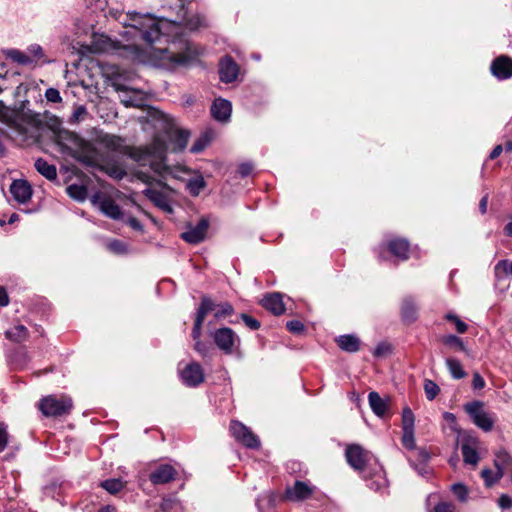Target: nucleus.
Instances as JSON below:
<instances>
[{"instance_id":"nucleus-42","label":"nucleus","mask_w":512,"mask_h":512,"mask_svg":"<svg viewBox=\"0 0 512 512\" xmlns=\"http://www.w3.org/2000/svg\"><path fill=\"white\" fill-rule=\"evenodd\" d=\"M27 53L32 57V63L44 57L43 49L39 44H31L27 48Z\"/></svg>"},{"instance_id":"nucleus-7","label":"nucleus","mask_w":512,"mask_h":512,"mask_svg":"<svg viewBox=\"0 0 512 512\" xmlns=\"http://www.w3.org/2000/svg\"><path fill=\"white\" fill-rule=\"evenodd\" d=\"M345 456L349 465L355 470L364 473L373 455L358 444L348 445Z\"/></svg>"},{"instance_id":"nucleus-12","label":"nucleus","mask_w":512,"mask_h":512,"mask_svg":"<svg viewBox=\"0 0 512 512\" xmlns=\"http://www.w3.org/2000/svg\"><path fill=\"white\" fill-rule=\"evenodd\" d=\"M479 441L475 437H467L462 440L461 443V452L463 456V461L467 465H471L475 467L479 460Z\"/></svg>"},{"instance_id":"nucleus-53","label":"nucleus","mask_w":512,"mask_h":512,"mask_svg":"<svg viewBox=\"0 0 512 512\" xmlns=\"http://www.w3.org/2000/svg\"><path fill=\"white\" fill-rule=\"evenodd\" d=\"M194 349L201 354L202 356H207L210 350V347L208 344L201 340H196L194 344Z\"/></svg>"},{"instance_id":"nucleus-49","label":"nucleus","mask_w":512,"mask_h":512,"mask_svg":"<svg viewBox=\"0 0 512 512\" xmlns=\"http://www.w3.org/2000/svg\"><path fill=\"white\" fill-rule=\"evenodd\" d=\"M431 512H456V507L452 503L440 502Z\"/></svg>"},{"instance_id":"nucleus-62","label":"nucleus","mask_w":512,"mask_h":512,"mask_svg":"<svg viewBox=\"0 0 512 512\" xmlns=\"http://www.w3.org/2000/svg\"><path fill=\"white\" fill-rule=\"evenodd\" d=\"M9 304V298L6 290L0 287V306H7Z\"/></svg>"},{"instance_id":"nucleus-6","label":"nucleus","mask_w":512,"mask_h":512,"mask_svg":"<svg viewBox=\"0 0 512 512\" xmlns=\"http://www.w3.org/2000/svg\"><path fill=\"white\" fill-rule=\"evenodd\" d=\"M211 336L216 346L225 354H232L240 345L239 336L228 327L216 329Z\"/></svg>"},{"instance_id":"nucleus-50","label":"nucleus","mask_w":512,"mask_h":512,"mask_svg":"<svg viewBox=\"0 0 512 512\" xmlns=\"http://www.w3.org/2000/svg\"><path fill=\"white\" fill-rule=\"evenodd\" d=\"M287 329L295 334H299L304 330V325L301 321L298 320H292L288 321L286 324Z\"/></svg>"},{"instance_id":"nucleus-57","label":"nucleus","mask_w":512,"mask_h":512,"mask_svg":"<svg viewBox=\"0 0 512 512\" xmlns=\"http://www.w3.org/2000/svg\"><path fill=\"white\" fill-rule=\"evenodd\" d=\"M501 508L507 509L512 506V499L508 495H502L498 501Z\"/></svg>"},{"instance_id":"nucleus-44","label":"nucleus","mask_w":512,"mask_h":512,"mask_svg":"<svg viewBox=\"0 0 512 512\" xmlns=\"http://www.w3.org/2000/svg\"><path fill=\"white\" fill-rule=\"evenodd\" d=\"M445 318L448 321H451V322H453L455 324L457 332H459V333H465L466 332L467 324L464 323L462 320H460L456 315L449 313V314H447L445 316Z\"/></svg>"},{"instance_id":"nucleus-24","label":"nucleus","mask_w":512,"mask_h":512,"mask_svg":"<svg viewBox=\"0 0 512 512\" xmlns=\"http://www.w3.org/2000/svg\"><path fill=\"white\" fill-rule=\"evenodd\" d=\"M368 401L372 411L377 416L383 417L387 413L389 407L388 400L381 398L377 392H370L368 395Z\"/></svg>"},{"instance_id":"nucleus-32","label":"nucleus","mask_w":512,"mask_h":512,"mask_svg":"<svg viewBox=\"0 0 512 512\" xmlns=\"http://www.w3.org/2000/svg\"><path fill=\"white\" fill-rule=\"evenodd\" d=\"M446 365L453 378L462 379L465 377L466 373L463 370L462 364L460 363L459 360L448 358L446 360Z\"/></svg>"},{"instance_id":"nucleus-54","label":"nucleus","mask_w":512,"mask_h":512,"mask_svg":"<svg viewBox=\"0 0 512 512\" xmlns=\"http://www.w3.org/2000/svg\"><path fill=\"white\" fill-rule=\"evenodd\" d=\"M472 387L475 390H480L485 387V380L478 372L473 374Z\"/></svg>"},{"instance_id":"nucleus-5","label":"nucleus","mask_w":512,"mask_h":512,"mask_svg":"<svg viewBox=\"0 0 512 512\" xmlns=\"http://www.w3.org/2000/svg\"><path fill=\"white\" fill-rule=\"evenodd\" d=\"M464 410L470 416L473 423L480 429L488 432L491 431L495 418L493 414L485 411L484 403L481 401H472L464 405Z\"/></svg>"},{"instance_id":"nucleus-23","label":"nucleus","mask_w":512,"mask_h":512,"mask_svg":"<svg viewBox=\"0 0 512 512\" xmlns=\"http://www.w3.org/2000/svg\"><path fill=\"white\" fill-rule=\"evenodd\" d=\"M388 250L398 259L404 261L409 257V242L403 238H395L387 244Z\"/></svg>"},{"instance_id":"nucleus-43","label":"nucleus","mask_w":512,"mask_h":512,"mask_svg":"<svg viewBox=\"0 0 512 512\" xmlns=\"http://www.w3.org/2000/svg\"><path fill=\"white\" fill-rule=\"evenodd\" d=\"M452 491L458 500L465 502L468 496V490L463 484L457 483L452 486Z\"/></svg>"},{"instance_id":"nucleus-38","label":"nucleus","mask_w":512,"mask_h":512,"mask_svg":"<svg viewBox=\"0 0 512 512\" xmlns=\"http://www.w3.org/2000/svg\"><path fill=\"white\" fill-rule=\"evenodd\" d=\"M234 312V309L232 305L228 302L220 303L217 305L216 311L214 313V317L216 319L225 318L227 316L232 315Z\"/></svg>"},{"instance_id":"nucleus-13","label":"nucleus","mask_w":512,"mask_h":512,"mask_svg":"<svg viewBox=\"0 0 512 512\" xmlns=\"http://www.w3.org/2000/svg\"><path fill=\"white\" fill-rule=\"evenodd\" d=\"M315 487L303 481H296L292 487H288L285 498L290 501H303L314 493Z\"/></svg>"},{"instance_id":"nucleus-27","label":"nucleus","mask_w":512,"mask_h":512,"mask_svg":"<svg viewBox=\"0 0 512 512\" xmlns=\"http://www.w3.org/2000/svg\"><path fill=\"white\" fill-rule=\"evenodd\" d=\"M36 170L48 180H55L57 178L56 167L49 164L46 160L38 158L34 164Z\"/></svg>"},{"instance_id":"nucleus-34","label":"nucleus","mask_w":512,"mask_h":512,"mask_svg":"<svg viewBox=\"0 0 512 512\" xmlns=\"http://www.w3.org/2000/svg\"><path fill=\"white\" fill-rule=\"evenodd\" d=\"M217 305L218 304L214 303L209 297L204 296L201 300L199 308L197 309L196 315L205 319L208 313L216 311Z\"/></svg>"},{"instance_id":"nucleus-58","label":"nucleus","mask_w":512,"mask_h":512,"mask_svg":"<svg viewBox=\"0 0 512 512\" xmlns=\"http://www.w3.org/2000/svg\"><path fill=\"white\" fill-rule=\"evenodd\" d=\"M206 142L202 139L197 140L191 147L192 153H199L204 150Z\"/></svg>"},{"instance_id":"nucleus-35","label":"nucleus","mask_w":512,"mask_h":512,"mask_svg":"<svg viewBox=\"0 0 512 512\" xmlns=\"http://www.w3.org/2000/svg\"><path fill=\"white\" fill-rule=\"evenodd\" d=\"M67 194L77 200L83 201L87 196V189L83 185L71 184L66 188Z\"/></svg>"},{"instance_id":"nucleus-40","label":"nucleus","mask_w":512,"mask_h":512,"mask_svg":"<svg viewBox=\"0 0 512 512\" xmlns=\"http://www.w3.org/2000/svg\"><path fill=\"white\" fill-rule=\"evenodd\" d=\"M88 115L87 109L84 106H78L70 116V123L76 124L83 121Z\"/></svg>"},{"instance_id":"nucleus-56","label":"nucleus","mask_w":512,"mask_h":512,"mask_svg":"<svg viewBox=\"0 0 512 512\" xmlns=\"http://www.w3.org/2000/svg\"><path fill=\"white\" fill-rule=\"evenodd\" d=\"M136 176L139 180H141L142 182H144L146 184H152L155 181V178L153 176H151L150 174H148L144 171L137 172Z\"/></svg>"},{"instance_id":"nucleus-3","label":"nucleus","mask_w":512,"mask_h":512,"mask_svg":"<svg viewBox=\"0 0 512 512\" xmlns=\"http://www.w3.org/2000/svg\"><path fill=\"white\" fill-rule=\"evenodd\" d=\"M58 143L73 157L84 162L93 163L97 157L94 145L74 132L62 131L58 134Z\"/></svg>"},{"instance_id":"nucleus-8","label":"nucleus","mask_w":512,"mask_h":512,"mask_svg":"<svg viewBox=\"0 0 512 512\" xmlns=\"http://www.w3.org/2000/svg\"><path fill=\"white\" fill-rule=\"evenodd\" d=\"M91 202L97 206L105 216L113 220L122 219L123 212L120 206L110 196L98 192L92 196Z\"/></svg>"},{"instance_id":"nucleus-46","label":"nucleus","mask_w":512,"mask_h":512,"mask_svg":"<svg viewBox=\"0 0 512 512\" xmlns=\"http://www.w3.org/2000/svg\"><path fill=\"white\" fill-rule=\"evenodd\" d=\"M203 322H204V319L200 318L199 316L196 315L193 330H192V338L194 341L200 340Z\"/></svg>"},{"instance_id":"nucleus-52","label":"nucleus","mask_w":512,"mask_h":512,"mask_svg":"<svg viewBox=\"0 0 512 512\" xmlns=\"http://www.w3.org/2000/svg\"><path fill=\"white\" fill-rule=\"evenodd\" d=\"M8 444V433L7 427L4 424H0V452H2Z\"/></svg>"},{"instance_id":"nucleus-33","label":"nucleus","mask_w":512,"mask_h":512,"mask_svg":"<svg viewBox=\"0 0 512 512\" xmlns=\"http://www.w3.org/2000/svg\"><path fill=\"white\" fill-rule=\"evenodd\" d=\"M496 466L498 465L496 464ZM481 476L484 479L486 486L490 487L503 476V471L500 467H497L496 471L491 469H483Z\"/></svg>"},{"instance_id":"nucleus-29","label":"nucleus","mask_w":512,"mask_h":512,"mask_svg":"<svg viewBox=\"0 0 512 512\" xmlns=\"http://www.w3.org/2000/svg\"><path fill=\"white\" fill-rule=\"evenodd\" d=\"M5 336L15 342H22L27 339L28 331L23 325H16L5 332Z\"/></svg>"},{"instance_id":"nucleus-28","label":"nucleus","mask_w":512,"mask_h":512,"mask_svg":"<svg viewBox=\"0 0 512 512\" xmlns=\"http://www.w3.org/2000/svg\"><path fill=\"white\" fill-rule=\"evenodd\" d=\"M206 187V182L201 175L191 178L186 183V188L190 195L196 197Z\"/></svg>"},{"instance_id":"nucleus-18","label":"nucleus","mask_w":512,"mask_h":512,"mask_svg":"<svg viewBox=\"0 0 512 512\" xmlns=\"http://www.w3.org/2000/svg\"><path fill=\"white\" fill-rule=\"evenodd\" d=\"M117 90L123 93L120 99L126 107H140L144 102V94L139 90L129 89L125 86H119Z\"/></svg>"},{"instance_id":"nucleus-48","label":"nucleus","mask_w":512,"mask_h":512,"mask_svg":"<svg viewBox=\"0 0 512 512\" xmlns=\"http://www.w3.org/2000/svg\"><path fill=\"white\" fill-rule=\"evenodd\" d=\"M45 97L52 103H59L62 100L60 92L55 88H48L45 92Z\"/></svg>"},{"instance_id":"nucleus-60","label":"nucleus","mask_w":512,"mask_h":512,"mask_svg":"<svg viewBox=\"0 0 512 512\" xmlns=\"http://www.w3.org/2000/svg\"><path fill=\"white\" fill-rule=\"evenodd\" d=\"M416 454H417V458L421 461L422 464L426 463L430 458L429 453L425 449H422V448L418 449L416 451Z\"/></svg>"},{"instance_id":"nucleus-10","label":"nucleus","mask_w":512,"mask_h":512,"mask_svg":"<svg viewBox=\"0 0 512 512\" xmlns=\"http://www.w3.org/2000/svg\"><path fill=\"white\" fill-rule=\"evenodd\" d=\"M180 377L184 385L197 387L204 381V372L199 363L191 362L180 370Z\"/></svg>"},{"instance_id":"nucleus-2","label":"nucleus","mask_w":512,"mask_h":512,"mask_svg":"<svg viewBox=\"0 0 512 512\" xmlns=\"http://www.w3.org/2000/svg\"><path fill=\"white\" fill-rule=\"evenodd\" d=\"M99 142L110 151L127 155L139 166H148L159 177L156 181L159 185L169 176L179 177L175 169L166 163L167 145L160 135H156L150 144L139 147L127 146L121 137L111 134L101 136Z\"/></svg>"},{"instance_id":"nucleus-36","label":"nucleus","mask_w":512,"mask_h":512,"mask_svg":"<svg viewBox=\"0 0 512 512\" xmlns=\"http://www.w3.org/2000/svg\"><path fill=\"white\" fill-rule=\"evenodd\" d=\"M414 422L415 418L412 410L408 407L404 408L402 412V430H414Z\"/></svg>"},{"instance_id":"nucleus-47","label":"nucleus","mask_w":512,"mask_h":512,"mask_svg":"<svg viewBox=\"0 0 512 512\" xmlns=\"http://www.w3.org/2000/svg\"><path fill=\"white\" fill-rule=\"evenodd\" d=\"M240 317L243 320V322L245 323V325L248 328H250L251 330H257L260 328V322L257 319H255L245 313L241 314Z\"/></svg>"},{"instance_id":"nucleus-25","label":"nucleus","mask_w":512,"mask_h":512,"mask_svg":"<svg viewBox=\"0 0 512 512\" xmlns=\"http://www.w3.org/2000/svg\"><path fill=\"white\" fill-rule=\"evenodd\" d=\"M418 307L412 297H406L402 301L401 316L404 322L412 323L417 319Z\"/></svg>"},{"instance_id":"nucleus-21","label":"nucleus","mask_w":512,"mask_h":512,"mask_svg":"<svg viewBox=\"0 0 512 512\" xmlns=\"http://www.w3.org/2000/svg\"><path fill=\"white\" fill-rule=\"evenodd\" d=\"M232 105L228 100L216 99L211 106L212 116L218 121H227L231 116Z\"/></svg>"},{"instance_id":"nucleus-31","label":"nucleus","mask_w":512,"mask_h":512,"mask_svg":"<svg viewBox=\"0 0 512 512\" xmlns=\"http://www.w3.org/2000/svg\"><path fill=\"white\" fill-rule=\"evenodd\" d=\"M6 55L12 61L20 64V65H29L32 64V57L28 55L27 52H22L17 49H9L6 52Z\"/></svg>"},{"instance_id":"nucleus-1","label":"nucleus","mask_w":512,"mask_h":512,"mask_svg":"<svg viewBox=\"0 0 512 512\" xmlns=\"http://www.w3.org/2000/svg\"><path fill=\"white\" fill-rule=\"evenodd\" d=\"M189 2L190 0H176L177 17L172 21L157 18L150 13H121L118 17L124 28L121 36L132 43H122L106 35H94L91 44L93 50L113 53L134 63L149 64L167 70L185 65L190 59L188 47L186 51L180 52L173 48L175 43L167 48H155L152 44L166 35V29L172 23L184 24L190 30L205 25L204 19L200 16L187 17L188 10L185 5Z\"/></svg>"},{"instance_id":"nucleus-20","label":"nucleus","mask_w":512,"mask_h":512,"mask_svg":"<svg viewBox=\"0 0 512 512\" xmlns=\"http://www.w3.org/2000/svg\"><path fill=\"white\" fill-rule=\"evenodd\" d=\"M262 306L271 311L274 315H281L285 311L282 295L280 293H271L264 296L261 300Z\"/></svg>"},{"instance_id":"nucleus-39","label":"nucleus","mask_w":512,"mask_h":512,"mask_svg":"<svg viewBox=\"0 0 512 512\" xmlns=\"http://www.w3.org/2000/svg\"><path fill=\"white\" fill-rule=\"evenodd\" d=\"M424 391L428 400H433L438 395L439 386L432 380L426 379L424 382Z\"/></svg>"},{"instance_id":"nucleus-45","label":"nucleus","mask_w":512,"mask_h":512,"mask_svg":"<svg viewBox=\"0 0 512 512\" xmlns=\"http://www.w3.org/2000/svg\"><path fill=\"white\" fill-rule=\"evenodd\" d=\"M495 271H502L506 275H512V261L500 260L495 266Z\"/></svg>"},{"instance_id":"nucleus-55","label":"nucleus","mask_w":512,"mask_h":512,"mask_svg":"<svg viewBox=\"0 0 512 512\" xmlns=\"http://www.w3.org/2000/svg\"><path fill=\"white\" fill-rule=\"evenodd\" d=\"M253 171V165L250 164V163H242L239 167H238V172L241 176L243 177H246L248 176L249 174H251Z\"/></svg>"},{"instance_id":"nucleus-17","label":"nucleus","mask_w":512,"mask_h":512,"mask_svg":"<svg viewBox=\"0 0 512 512\" xmlns=\"http://www.w3.org/2000/svg\"><path fill=\"white\" fill-rule=\"evenodd\" d=\"M10 192L19 203H26L32 196V189L25 180H15L10 186Z\"/></svg>"},{"instance_id":"nucleus-14","label":"nucleus","mask_w":512,"mask_h":512,"mask_svg":"<svg viewBox=\"0 0 512 512\" xmlns=\"http://www.w3.org/2000/svg\"><path fill=\"white\" fill-rule=\"evenodd\" d=\"M176 475L177 471L173 466L161 464L150 473L149 479L154 485H160L174 480Z\"/></svg>"},{"instance_id":"nucleus-51","label":"nucleus","mask_w":512,"mask_h":512,"mask_svg":"<svg viewBox=\"0 0 512 512\" xmlns=\"http://www.w3.org/2000/svg\"><path fill=\"white\" fill-rule=\"evenodd\" d=\"M443 341L447 345H453V346L458 347L460 350H464L465 349L462 340L459 337L455 336V335H448V336H446L444 338Z\"/></svg>"},{"instance_id":"nucleus-15","label":"nucleus","mask_w":512,"mask_h":512,"mask_svg":"<svg viewBox=\"0 0 512 512\" xmlns=\"http://www.w3.org/2000/svg\"><path fill=\"white\" fill-rule=\"evenodd\" d=\"M219 74L222 82L231 83L239 74V66L230 56H225L220 61Z\"/></svg>"},{"instance_id":"nucleus-9","label":"nucleus","mask_w":512,"mask_h":512,"mask_svg":"<svg viewBox=\"0 0 512 512\" xmlns=\"http://www.w3.org/2000/svg\"><path fill=\"white\" fill-rule=\"evenodd\" d=\"M230 431L233 437L248 448H258L260 441L258 437L244 424L239 421H232Z\"/></svg>"},{"instance_id":"nucleus-11","label":"nucleus","mask_w":512,"mask_h":512,"mask_svg":"<svg viewBox=\"0 0 512 512\" xmlns=\"http://www.w3.org/2000/svg\"><path fill=\"white\" fill-rule=\"evenodd\" d=\"M208 227V220L201 218L196 225H188L187 230L181 234V238L189 244H198L205 239Z\"/></svg>"},{"instance_id":"nucleus-61","label":"nucleus","mask_w":512,"mask_h":512,"mask_svg":"<svg viewBox=\"0 0 512 512\" xmlns=\"http://www.w3.org/2000/svg\"><path fill=\"white\" fill-rule=\"evenodd\" d=\"M9 118L8 108L0 101V121H7Z\"/></svg>"},{"instance_id":"nucleus-59","label":"nucleus","mask_w":512,"mask_h":512,"mask_svg":"<svg viewBox=\"0 0 512 512\" xmlns=\"http://www.w3.org/2000/svg\"><path fill=\"white\" fill-rule=\"evenodd\" d=\"M127 224L133 228L134 230H137V231H142L143 230V225L140 223V221H138L136 218L134 217H129L127 219Z\"/></svg>"},{"instance_id":"nucleus-64","label":"nucleus","mask_w":512,"mask_h":512,"mask_svg":"<svg viewBox=\"0 0 512 512\" xmlns=\"http://www.w3.org/2000/svg\"><path fill=\"white\" fill-rule=\"evenodd\" d=\"M502 151H503L502 145L495 146L494 149L491 151V153L489 155V158L492 159V160L496 159L498 156H500Z\"/></svg>"},{"instance_id":"nucleus-4","label":"nucleus","mask_w":512,"mask_h":512,"mask_svg":"<svg viewBox=\"0 0 512 512\" xmlns=\"http://www.w3.org/2000/svg\"><path fill=\"white\" fill-rule=\"evenodd\" d=\"M43 416L58 418L69 415L73 408L71 397L65 394H52L43 397L37 404Z\"/></svg>"},{"instance_id":"nucleus-37","label":"nucleus","mask_w":512,"mask_h":512,"mask_svg":"<svg viewBox=\"0 0 512 512\" xmlns=\"http://www.w3.org/2000/svg\"><path fill=\"white\" fill-rule=\"evenodd\" d=\"M109 251L117 255H123L128 252V247L125 242L120 240H112L106 244Z\"/></svg>"},{"instance_id":"nucleus-30","label":"nucleus","mask_w":512,"mask_h":512,"mask_svg":"<svg viewBox=\"0 0 512 512\" xmlns=\"http://www.w3.org/2000/svg\"><path fill=\"white\" fill-rule=\"evenodd\" d=\"M126 482L119 478L107 479L100 483V487L105 489L108 493L115 495L119 493L124 487Z\"/></svg>"},{"instance_id":"nucleus-22","label":"nucleus","mask_w":512,"mask_h":512,"mask_svg":"<svg viewBox=\"0 0 512 512\" xmlns=\"http://www.w3.org/2000/svg\"><path fill=\"white\" fill-rule=\"evenodd\" d=\"M167 133L168 138L173 145V151H182L187 146L190 136L188 131L171 127Z\"/></svg>"},{"instance_id":"nucleus-63","label":"nucleus","mask_w":512,"mask_h":512,"mask_svg":"<svg viewBox=\"0 0 512 512\" xmlns=\"http://www.w3.org/2000/svg\"><path fill=\"white\" fill-rule=\"evenodd\" d=\"M487 206H488V195H485L482 197L479 203V209L482 214H485L487 212Z\"/></svg>"},{"instance_id":"nucleus-19","label":"nucleus","mask_w":512,"mask_h":512,"mask_svg":"<svg viewBox=\"0 0 512 512\" xmlns=\"http://www.w3.org/2000/svg\"><path fill=\"white\" fill-rule=\"evenodd\" d=\"M143 194L151 202H153L155 204V206H157L158 208H160L164 212H166V213H172L173 212V208L170 205L167 196L164 193H162L161 191H158V190L152 189V188H146L143 191Z\"/></svg>"},{"instance_id":"nucleus-41","label":"nucleus","mask_w":512,"mask_h":512,"mask_svg":"<svg viewBox=\"0 0 512 512\" xmlns=\"http://www.w3.org/2000/svg\"><path fill=\"white\" fill-rule=\"evenodd\" d=\"M402 444L405 448L409 450H415L416 444L414 438V430L403 431Z\"/></svg>"},{"instance_id":"nucleus-26","label":"nucleus","mask_w":512,"mask_h":512,"mask_svg":"<svg viewBox=\"0 0 512 512\" xmlns=\"http://www.w3.org/2000/svg\"><path fill=\"white\" fill-rule=\"evenodd\" d=\"M338 346L346 352H356L360 347V340L354 335H341L336 339Z\"/></svg>"},{"instance_id":"nucleus-16","label":"nucleus","mask_w":512,"mask_h":512,"mask_svg":"<svg viewBox=\"0 0 512 512\" xmlns=\"http://www.w3.org/2000/svg\"><path fill=\"white\" fill-rule=\"evenodd\" d=\"M491 72L499 80L512 77V59L507 56L497 57L491 64Z\"/></svg>"}]
</instances>
